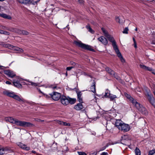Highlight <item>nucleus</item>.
Here are the masks:
<instances>
[{
    "label": "nucleus",
    "instance_id": "1",
    "mask_svg": "<svg viewBox=\"0 0 155 155\" xmlns=\"http://www.w3.org/2000/svg\"><path fill=\"white\" fill-rule=\"evenodd\" d=\"M108 40L112 42L114 49L115 50L116 54H117L118 57L119 58L121 62L124 63L125 62L124 59L123 57L122 54L118 48V47L116 45V42L115 40H114V38L109 35L108 36L106 37Z\"/></svg>",
    "mask_w": 155,
    "mask_h": 155
},
{
    "label": "nucleus",
    "instance_id": "2",
    "mask_svg": "<svg viewBox=\"0 0 155 155\" xmlns=\"http://www.w3.org/2000/svg\"><path fill=\"white\" fill-rule=\"evenodd\" d=\"M74 44L77 46L85 50L94 52L95 50L92 48L91 46L82 43L81 41H75Z\"/></svg>",
    "mask_w": 155,
    "mask_h": 155
},
{
    "label": "nucleus",
    "instance_id": "3",
    "mask_svg": "<svg viewBox=\"0 0 155 155\" xmlns=\"http://www.w3.org/2000/svg\"><path fill=\"white\" fill-rule=\"evenodd\" d=\"M15 124L18 126L24 127H31L34 126L33 124L30 122L19 121L17 119Z\"/></svg>",
    "mask_w": 155,
    "mask_h": 155
},
{
    "label": "nucleus",
    "instance_id": "4",
    "mask_svg": "<svg viewBox=\"0 0 155 155\" xmlns=\"http://www.w3.org/2000/svg\"><path fill=\"white\" fill-rule=\"evenodd\" d=\"M145 95L149 102L155 108V98L153 95L150 92H147Z\"/></svg>",
    "mask_w": 155,
    "mask_h": 155
},
{
    "label": "nucleus",
    "instance_id": "5",
    "mask_svg": "<svg viewBox=\"0 0 155 155\" xmlns=\"http://www.w3.org/2000/svg\"><path fill=\"white\" fill-rule=\"evenodd\" d=\"M134 105L136 108L138 110L141 111L143 114H147V112L146 108L143 107L142 105L140 104L139 103L137 102H136L135 104Z\"/></svg>",
    "mask_w": 155,
    "mask_h": 155
},
{
    "label": "nucleus",
    "instance_id": "6",
    "mask_svg": "<svg viewBox=\"0 0 155 155\" xmlns=\"http://www.w3.org/2000/svg\"><path fill=\"white\" fill-rule=\"evenodd\" d=\"M40 0L35 1V0H17L19 3L24 4H30L32 3L34 5L37 4Z\"/></svg>",
    "mask_w": 155,
    "mask_h": 155
},
{
    "label": "nucleus",
    "instance_id": "7",
    "mask_svg": "<svg viewBox=\"0 0 155 155\" xmlns=\"http://www.w3.org/2000/svg\"><path fill=\"white\" fill-rule=\"evenodd\" d=\"M51 97L54 101H58L61 99V94L59 93L54 92L53 94H50Z\"/></svg>",
    "mask_w": 155,
    "mask_h": 155
},
{
    "label": "nucleus",
    "instance_id": "8",
    "mask_svg": "<svg viewBox=\"0 0 155 155\" xmlns=\"http://www.w3.org/2000/svg\"><path fill=\"white\" fill-rule=\"evenodd\" d=\"M68 96L66 97L64 95H62L61 97L60 101L62 104L64 105L68 104Z\"/></svg>",
    "mask_w": 155,
    "mask_h": 155
},
{
    "label": "nucleus",
    "instance_id": "9",
    "mask_svg": "<svg viewBox=\"0 0 155 155\" xmlns=\"http://www.w3.org/2000/svg\"><path fill=\"white\" fill-rule=\"evenodd\" d=\"M140 68L144 69L145 70L151 71L152 73L155 75V70L151 68L147 67L144 65L140 64Z\"/></svg>",
    "mask_w": 155,
    "mask_h": 155
},
{
    "label": "nucleus",
    "instance_id": "10",
    "mask_svg": "<svg viewBox=\"0 0 155 155\" xmlns=\"http://www.w3.org/2000/svg\"><path fill=\"white\" fill-rule=\"evenodd\" d=\"M4 73L8 77L11 78H13L16 76V74L15 72L13 71L10 70L4 71Z\"/></svg>",
    "mask_w": 155,
    "mask_h": 155
},
{
    "label": "nucleus",
    "instance_id": "11",
    "mask_svg": "<svg viewBox=\"0 0 155 155\" xmlns=\"http://www.w3.org/2000/svg\"><path fill=\"white\" fill-rule=\"evenodd\" d=\"M119 130H123L124 132H127L130 130V127L128 125L123 123Z\"/></svg>",
    "mask_w": 155,
    "mask_h": 155
},
{
    "label": "nucleus",
    "instance_id": "12",
    "mask_svg": "<svg viewBox=\"0 0 155 155\" xmlns=\"http://www.w3.org/2000/svg\"><path fill=\"white\" fill-rule=\"evenodd\" d=\"M21 81V79L19 78L17 80L14 79L13 82V85L18 88H21L22 86L20 84V82Z\"/></svg>",
    "mask_w": 155,
    "mask_h": 155
},
{
    "label": "nucleus",
    "instance_id": "13",
    "mask_svg": "<svg viewBox=\"0 0 155 155\" xmlns=\"http://www.w3.org/2000/svg\"><path fill=\"white\" fill-rule=\"evenodd\" d=\"M123 122H122L119 119H114V121H113V124H114L116 127H117L119 129L122 125Z\"/></svg>",
    "mask_w": 155,
    "mask_h": 155
},
{
    "label": "nucleus",
    "instance_id": "14",
    "mask_svg": "<svg viewBox=\"0 0 155 155\" xmlns=\"http://www.w3.org/2000/svg\"><path fill=\"white\" fill-rule=\"evenodd\" d=\"M3 94L5 95L13 98L15 93L12 92H10L9 91L5 90L3 92Z\"/></svg>",
    "mask_w": 155,
    "mask_h": 155
},
{
    "label": "nucleus",
    "instance_id": "15",
    "mask_svg": "<svg viewBox=\"0 0 155 155\" xmlns=\"http://www.w3.org/2000/svg\"><path fill=\"white\" fill-rule=\"evenodd\" d=\"M17 144L19 147L24 150H28L30 149V147L27 146L26 145L21 142L18 143Z\"/></svg>",
    "mask_w": 155,
    "mask_h": 155
},
{
    "label": "nucleus",
    "instance_id": "16",
    "mask_svg": "<svg viewBox=\"0 0 155 155\" xmlns=\"http://www.w3.org/2000/svg\"><path fill=\"white\" fill-rule=\"evenodd\" d=\"M83 103L79 102L74 106V108L77 110H80L84 108V107L82 104Z\"/></svg>",
    "mask_w": 155,
    "mask_h": 155
},
{
    "label": "nucleus",
    "instance_id": "17",
    "mask_svg": "<svg viewBox=\"0 0 155 155\" xmlns=\"http://www.w3.org/2000/svg\"><path fill=\"white\" fill-rule=\"evenodd\" d=\"M98 40L104 45H106L107 44L108 42L107 39L103 36H101L98 38Z\"/></svg>",
    "mask_w": 155,
    "mask_h": 155
},
{
    "label": "nucleus",
    "instance_id": "18",
    "mask_svg": "<svg viewBox=\"0 0 155 155\" xmlns=\"http://www.w3.org/2000/svg\"><path fill=\"white\" fill-rule=\"evenodd\" d=\"M77 94V99L78 101L81 103H84L82 97V94L81 91H76Z\"/></svg>",
    "mask_w": 155,
    "mask_h": 155
},
{
    "label": "nucleus",
    "instance_id": "19",
    "mask_svg": "<svg viewBox=\"0 0 155 155\" xmlns=\"http://www.w3.org/2000/svg\"><path fill=\"white\" fill-rule=\"evenodd\" d=\"M96 82L94 81H93V82H92V85H91L90 87V91H91L94 93H96Z\"/></svg>",
    "mask_w": 155,
    "mask_h": 155
},
{
    "label": "nucleus",
    "instance_id": "20",
    "mask_svg": "<svg viewBox=\"0 0 155 155\" xmlns=\"http://www.w3.org/2000/svg\"><path fill=\"white\" fill-rule=\"evenodd\" d=\"M8 148H4L0 146V155H3L6 152L8 151Z\"/></svg>",
    "mask_w": 155,
    "mask_h": 155
},
{
    "label": "nucleus",
    "instance_id": "21",
    "mask_svg": "<svg viewBox=\"0 0 155 155\" xmlns=\"http://www.w3.org/2000/svg\"><path fill=\"white\" fill-rule=\"evenodd\" d=\"M8 30L21 35V30L18 28H12L11 29H8Z\"/></svg>",
    "mask_w": 155,
    "mask_h": 155
},
{
    "label": "nucleus",
    "instance_id": "22",
    "mask_svg": "<svg viewBox=\"0 0 155 155\" xmlns=\"http://www.w3.org/2000/svg\"><path fill=\"white\" fill-rule=\"evenodd\" d=\"M105 70L111 76H114L115 74L114 71L108 67L106 68H105Z\"/></svg>",
    "mask_w": 155,
    "mask_h": 155
},
{
    "label": "nucleus",
    "instance_id": "23",
    "mask_svg": "<svg viewBox=\"0 0 155 155\" xmlns=\"http://www.w3.org/2000/svg\"><path fill=\"white\" fill-rule=\"evenodd\" d=\"M12 49L14 51H18L20 52H22L23 50L21 48H19L18 47L13 46L12 45L11 46Z\"/></svg>",
    "mask_w": 155,
    "mask_h": 155
},
{
    "label": "nucleus",
    "instance_id": "24",
    "mask_svg": "<svg viewBox=\"0 0 155 155\" xmlns=\"http://www.w3.org/2000/svg\"><path fill=\"white\" fill-rule=\"evenodd\" d=\"M6 120L11 123L15 124L16 119L13 118L12 117H8L6 118Z\"/></svg>",
    "mask_w": 155,
    "mask_h": 155
},
{
    "label": "nucleus",
    "instance_id": "25",
    "mask_svg": "<svg viewBox=\"0 0 155 155\" xmlns=\"http://www.w3.org/2000/svg\"><path fill=\"white\" fill-rule=\"evenodd\" d=\"M68 104H74L76 101V99L75 98H71L68 97Z\"/></svg>",
    "mask_w": 155,
    "mask_h": 155
},
{
    "label": "nucleus",
    "instance_id": "26",
    "mask_svg": "<svg viewBox=\"0 0 155 155\" xmlns=\"http://www.w3.org/2000/svg\"><path fill=\"white\" fill-rule=\"evenodd\" d=\"M24 85H31L32 86H36L37 85V84L31 81H28V83L24 82L22 83Z\"/></svg>",
    "mask_w": 155,
    "mask_h": 155
},
{
    "label": "nucleus",
    "instance_id": "27",
    "mask_svg": "<svg viewBox=\"0 0 155 155\" xmlns=\"http://www.w3.org/2000/svg\"><path fill=\"white\" fill-rule=\"evenodd\" d=\"M57 123L61 125H63L64 126H70V123H68L66 122H64L63 121H61L58 120L57 122Z\"/></svg>",
    "mask_w": 155,
    "mask_h": 155
},
{
    "label": "nucleus",
    "instance_id": "28",
    "mask_svg": "<svg viewBox=\"0 0 155 155\" xmlns=\"http://www.w3.org/2000/svg\"><path fill=\"white\" fill-rule=\"evenodd\" d=\"M13 98L20 102L23 101V99H21L18 95L15 94Z\"/></svg>",
    "mask_w": 155,
    "mask_h": 155
},
{
    "label": "nucleus",
    "instance_id": "29",
    "mask_svg": "<svg viewBox=\"0 0 155 155\" xmlns=\"http://www.w3.org/2000/svg\"><path fill=\"white\" fill-rule=\"evenodd\" d=\"M0 16L4 18H7L8 19H11L12 18L10 16L5 14H0Z\"/></svg>",
    "mask_w": 155,
    "mask_h": 155
},
{
    "label": "nucleus",
    "instance_id": "30",
    "mask_svg": "<svg viewBox=\"0 0 155 155\" xmlns=\"http://www.w3.org/2000/svg\"><path fill=\"white\" fill-rule=\"evenodd\" d=\"M101 29L104 33V35L106 37H107V36H108V35H109L108 34V32L104 28L102 27L101 28Z\"/></svg>",
    "mask_w": 155,
    "mask_h": 155
},
{
    "label": "nucleus",
    "instance_id": "31",
    "mask_svg": "<svg viewBox=\"0 0 155 155\" xmlns=\"http://www.w3.org/2000/svg\"><path fill=\"white\" fill-rule=\"evenodd\" d=\"M109 98H110V101H113L115 98H116V96L112 94H109Z\"/></svg>",
    "mask_w": 155,
    "mask_h": 155
},
{
    "label": "nucleus",
    "instance_id": "32",
    "mask_svg": "<svg viewBox=\"0 0 155 155\" xmlns=\"http://www.w3.org/2000/svg\"><path fill=\"white\" fill-rule=\"evenodd\" d=\"M70 64L72 65V67H74V68H78L79 67V65L78 64L76 63L73 61L70 62Z\"/></svg>",
    "mask_w": 155,
    "mask_h": 155
},
{
    "label": "nucleus",
    "instance_id": "33",
    "mask_svg": "<svg viewBox=\"0 0 155 155\" xmlns=\"http://www.w3.org/2000/svg\"><path fill=\"white\" fill-rule=\"evenodd\" d=\"M135 152L136 155H140V151L137 147L136 148L135 150Z\"/></svg>",
    "mask_w": 155,
    "mask_h": 155
},
{
    "label": "nucleus",
    "instance_id": "34",
    "mask_svg": "<svg viewBox=\"0 0 155 155\" xmlns=\"http://www.w3.org/2000/svg\"><path fill=\"white\" fill-rule=\"evenodd\" d=\"M3 46L5 47L8 48L10 49H12V45L10 44H3Z\"/></svg>",
    "mask_w": 155,
    "mask_h": 155
},
{
    "label": "nucleus",
    "instance_id": "35",
    "mask_svg": "<svg viewBox=\"0 0 155 155\" xmlns=\"http://www.w3.org/2000/svg\"><path fill=\"white\" fill-rule=\"evenodd\" d=\"M29 33L25 30H21V35H28Z\"/></svg>",
    "mask_w": 155,
    "mask_h": 155
},
{
    "label": "nucleus",
    "instance_id": "36",
    "mask_svg": "<svg viewBox=\"0 0 155 155\" xmlns=\"http://www.w3.org/2000/svg\"><path fill=\"white\" fill-rule=\"evenodd\" d=\"M87 29L92 33H94V31L91 29V28L89 26H86Z\"/></svg>",
    "mask_w": 155,
    "mask_h": 155
},
{
    "label": "nucleus",
    "instance_id": "37",
    "mask_svg": "<svg viewBox=\"0 0 155 155\" xmlns=\"http://www.w3.org/2000/svg\"><path fill=\"white\" fill-rule=\"evenodd\" d=\"M109 91L108 90H106L105 92L104 96L105 97H108V96H109V94H110L109 93Z\"/></svg>",
    "mask_w": 155,
    "mask_h": 155
},
{
    "label": "nucleus",
    "instance_id": "38",
    "mask_svg": "<svg viewBox=\"0 0 155 155\" xmlns=\"http://www.w3.org/2000/svg\"><path fill=\"white\" fill-rule=\"evenodd\" d=\"M130 100L134 105L135 104L136 102H137L135 100H134L132 97L131 98Z\"/></svg>",
    "mask_w": 155,
    "mask_h": 155
},
{
    "label": "nucleus",
    "instance_id": "39",
    "mask_svg": "<svg viewBox=\"0 0 155 155\" xmlns=\"http://www.w3.org/2000/svg\"><path fill=\"white\" fill-rule=\"evenodd\" d=\"M128 29L127 27H126L124 29L123 31V33L124 34H127L128 33Z\"/></svg>",
    "mask_w": 155,
    "mask_h": 155
},
{
    "label": "nucleus",
    "instance_id": "40",
    "mask_svg": "<svg viewBox=\"0 0 155 155\" xmlns=\"http://www.w3.org/2000/svg\"><path fill=\"white\" fill-rule=\"evenodd\" d=\"M97 152V151H91L89 153V155H96Z\"/></svg>",
    "mask_w": 155,
    "mask_h": 155
},
{
    "label": "nucleus",
    "instance_id": "41",
    "mask_svg": "<svg viewBox=\"0 0 155 155\" xmlns=\"http://www.w3.org/2000/svg\"><path fill=\"white\" fill-rule=\"evenodd\" d=\"M116 20L117 22H118L119 23H120L123 22V21H121L119 17H117L116 18Z\"/></svg>",
    "mask_w": 155,
    "mask_h": 155
},
{
    "label": "nucleus",
    "instance_id": "42",
    "mask_svg": "<svg viewBox=\"0 0 155 155\" xmlns=\"http://www.w3.org/2000/svg\"><path fill=\"white\" fill-rule=\"evenodd\" d=\"M155 153V150H150L148 154L149 155H154V154Z\"/></svg>",
    "mask_w": 155,
    "mask_h": 155
},
{
    "label": "nucleus",
    "instance_id": "43",
    "mask_svg": "<svg viewBox=\"0 0 155 155\" xmlns=\"http://www.w3.org/2000/svg\"><path fill=\"white\" fill-rule=\"evenodd\" d=\"M124 95L125 96L127 97V98L129 99V100H130L131 98L132 97L130 95L126 93H124Z\"/></svg>",
    "mask_w": 155,
    "mask_h": 155
},
{
    "label": "nucleus",
    "instance_id": "44",
    "mask_svg": "<svg viewBox=\"0 0 155 155\" xmlns=\"http://www.w3.org/2000/svg\"><path fill=\"white\" fill-rule=\"evenodd\" d=\"M133 41H134V47L135 48H137V44H136V40H135V38H133Z\"/></svg>",
    "mask_w": 155,
    "mask_h": 155
},
{
    "label": "nucleus",
    "instance_id": "45",
    "mask_svg": "<svg viewBox=\"0 0 155 155\" xmlns=\"http://www.w3.org/2000/svg\"><path fill=\"white\" fill-rule=\"evenodd\" d=\"M78 153L79 155H87L84 152H78Z\"/></svg>",
    "mask_w": 155,
    "mask_h": 155
},
{
    "label": "nucleus",
    "instance_id": "46",
    "mask_svg": "<svg viewBox=\"0 0 155 155\" xmlns=\"http://www.w3.org/2000/svg\"><path fill=\"white\" fill-rule=\"evenodd\" d=\"M3 34L6 35H10V33L9 32L7 31H4Z\"/></svg>",
    "mask_w": 155,
    "mask_h": 155
},
{
    "label": "nucleus",
    "instance_id": "47",
    "mask_svg": "<svg viewBox=\"0 0 155 155\" xmlns=\"http://www.w3.org/2000/svg\"><path fill=\"white\" fill-rule=\"evenodd\" d=\"M74 68V67H67L66 68V70L67 71H70L73 68Z\"/></svg>",
    "mask_w": 155,
    "mask_h": 155
},
{
    "label": "nucleus",
    "instance_id": "48",
    "mask_svg": "<svg viewBox=\"0 0 155 155\" xmlns=\"http://www.w3.org/2000/svg\"><path fill=\"white\" fill-rule=\"evenodd\" d=\"M49 87H51V88H52L54 89H55L57 87V86H56V85H55L54 86L53 85H50V86H49Z\"/></svg>",
    "mask_w": 155,
    "mask_h": 155
},
{
    "label": "nucleus",
    "instance_id": "49",
    "mask_svg": "<svg viewBox=\"0 0 155 155\" xmlns=\"http://www.w3.org/2000/svg\"><path fill=\"white\" fill-rule=\"evenodd\" d=\"M78 2L80 4H83L84 2L83 0H78Z\"/></svg>",
    "mask_w": 155,
    "mask_h": 155
},
{
    "label": "nucleus",
    "instance_id": "50",
    "mask_svg": "<svg viewBox=\"0 0 155 155\" xmlns=\"http://www.w3.org/2000/svg\"><path fill=\"white\" fill-rule=\"evenodd\" d=\"M115 77V78L117 80H119L120 79V77H118V76L115 75L114 74V76Z\"/></svg>",
    "mask_w": 155,
    "mask_h": 155
},
{
    "label": "nucleus",
    "instance_id": "51",
    "mask_svg": "<svg viewBox=\"0 0 155 155\" xmlns=\"http://www.w3.org/2000/svg\"><path fill=\"white\" fill-rule=\"evenodd\" d=\"M108 153L107 152H103L101 153V155H107Z\"/></svg>",
    "mask_w": 155,
    "mask_h": 155
},
{
    "label": "nucleus",
    "instance_id": "52",
    "mask_svg": "<svg viewBox=\"0 0 155 155\" xmlns=\"http://www.w3.org/2000/svg\"><path fill=\"white\" fill-rule=\"evenodd\" d=\"M6 83L7 84H11V82H10V81H7L6 82Z\"/></svg>",
    "mask_w": 155,
    "mask_h": 155
},
{
    "label": "nucleus",
    "instance_id": "53",
    "mask_svg": "<svg viewBox=\"0 0 155 155\" xmlns=\"http://www.w3.org/2000/svg\"><path fill=\"white\" fill-rule=\"evenodd\" d=\"M3 29H6L7 30H8V29H11L7 28V27H6L5 26H4L3 27Z\"/></svg>",
    "mask_w": 155,
    "mask_h": 155
},
{
    "label": "nucleus",
    "instance_id": "54",
    "mask_svg": "<svg viewBox=\"0 0 155 155\" xmlns=\"http://www.w3.org/2000/svg\"><path fill=\"white\" fill-rule=\"evenodd\" d=\"M4 31V30H1L0 31V34H3Z\"/></svg>",
    "mask_w": 155,
    "mask_h": 155
},
{
    "label": "nucleus",
    "instance_id": "55",
    "mask_svg": "<svg viewBox=\"0 0 155 155\" xmlns=\"http://www.w3.org/2000/svg\"><path fill=\"white\" fill-rule=\"evenodd\" d=\"M38 91L40 93L44 94L41 91V90L40 89H38Z\"/></svg>",
    "mask_w": 155,
    "mask_h": 155
},
{
    "label": "nucleus",
    "instance_id": "56",
    "mask_svg": "<svg viewBox=\"0 0 155 155\" xmlns=\"http://www.w3.org/2000/svg\"><path fill=\"white\" fill-rule=\"evenodd\" d=\"M32 153H36V151H34V150H32V151H31Z\"/></svg>",
    "mask_w": 155,
    "mask_h": 155
},
{
    "label": "nucleus",
    "instance_id": "57",
    "mask_svg": "<svg viewBox=\"0 0 155 155\" xmlns=\"http://www.w3.org/2000/svg\"><path fill=\"white\" fill-rule=\"evenodd\" d=\"M106 147H104L102 148V149H101V150H105L106 149Z\"/></svg>",
    "mask_w": 155,
    "mask_h": 155
},
{
    "label": "nucleus",
    "instance_id": "58",
    "mask_svg": "<svg viewBox=\"0 0 155 155\" xmlns=\"http://www.w3.org/2000/svg\"><path fill=\"white\" fill-rule=\"evenodd\" d=\"M153 94L155 97V91H154L153 92Z\"/></svg>",
    "mask_w": 155,
    "mask_h": 155
},
{
    "label": "nucleus",
    "instance_id": "59",
    "mask_svg": "<svg viewBox=\"0 0 155 155\" xmlns=\"http://www.w3.org/2000/svg\"><path fill=\"white\" fill-rule=\"evenodd\" d=\"M108 144H107V145H106V146H105V147H106V148L107 147H108Z\"/></svg>",
    "mask_w": 155,
    "mask_h": 155
},
{
    "label": "nucleus",
    "instance_id": "60",
    "mask_svg": "<svg viewBox=\"0 0 155 155\" xmlns=\"http://www.w3.org/2000/svg\"><path fill=\"white\" fill-rule=\"evenodd\" d=\"M46 97H47V98H48V95H46Z\"/></svg>",
    "mask_w": 155,
    "mask_h": 155
},
{
    "label": "nucleus",
    "instance_id": "61",
    "mask_svg": "<svg viewBox=\"0 0 155 155\" xmlns=\"http://www.w3.org/2000/svg\"><path fill=\"white\" fill-rule=\"evenodd\" d=\"M66 74V76H67V75H68V73H67V72H66V74Z\"/></svg>",
    "mask_w": 155,
    "mask_h": 155
},
{
    "label": "nucleus",
    "instance_id": "62",
    "mask_svg": "<svg viewBox=\"0 0 155 155\" xmlns=\"http://www.w3.org/2000/svg\"><path fill=\"white\" fill-rule=\"evenodd\" d=\"M135 30L136 31H137V28H136L135 29Z\"/></svg>",
    "mask_w": 155,
    "mask_h": 155
},
{
    "label": "nucleus",
    "instance_id": "63",
    "mask_svg": "<svg viewBox=\"0 0 155 155\" xmlns=\"http://www.w3.org/2000/svg\"><path fill=\"white\" fill-rule=\"evenodd\" d=\"M116 143H112V144H116Z\"/></svg>",
    "mask_w": 155,
    "mask_h": 155
},
{
    "label": "nucleus",
    "instance_id": "64",
    "mask_svg": "<svg viewBox=\"0 0 155 155\" xmlns=\"http://www.w3.org/2000/svg\"><path fill=\"white\" fill-rule=\"evenodd\" d=\"M5 0H0V1H5Z\"/></svg>",
    "mask_w": 155,
    "mask_h": 155
}]
</instances>
